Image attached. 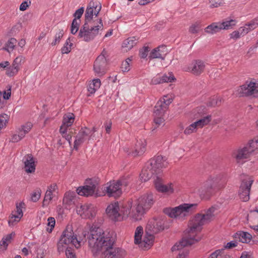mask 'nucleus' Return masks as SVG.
Returning a JSON list of instances; mask_svg holds the SVG:
<instances>
[{
  "mask_svg": "<svg viewBox=\"0 0 258 258\" xmlns=\"http://www.w3.org/2000/svg\"><path fill=\"white\" fill-rule=\"evenodd\" d=\"M153 204V196L152 194L141 197L133 207L132 202H129L127 205L120 206L118 202L111 203L106 208V212L108 217L114 221H120L126 218L128 215L135 221L142 219L143 215Z\"/></svg>",
  "mask_w": 258,
  "mask_h": 258,
  "instance_id": "obj_1",
  "label": "nucleus"
},
{
  "mask_svg": "<svg viewBox=\"0 0 258 258\" xmlns=\"http://www.w3.org/2000/svg\"><path fill=\"white\" fill-rule=\"evenodd\" d=\"M115 239L113 233H105L99 227L90 230L88 243L92 252L97 254L101 252L104 258H121L125 251L120 248L113 247Z\"/></svg>",
  "mask_w": 258,
  "mask_h": 258,
  "instance_id": "obj_2",
  "label": "nucleus"
},
{
  "mask_svg": "<svg viewBox=\"0 0 258 258\" xmlns=\"http://www.w3.org/2000/svg\"><path fill=\"white\" fill-rule=\"evenodd\" d=\"M215 208H209L205 214H197L191 220L187 229V234L179 242V244H175L172 247V250H178L183 247L191 245L201 239L198 235L204 225L211 221L214 217Z\"/></svg>",
  "mask_w": 258,
  "mask_h": 258,
  "instance_id": "obj_3",
  "label": "nucleus"
},
{
  "mask_svg": "<svg viewBox=\"0 0 258 258\" xmlns=\"http://www.w3.org/2000/svg\"><path fill=\"white\" fill-rule=\"evenodd\" d=\"M78 248L81 246V241L74 235L72 226L68 225L63 231L57 243V250L59 252L66 249L67 258H76L71 246Z\"/></svg>",
  "mask_w": 258,
  "mask_h": 258,
  "instance_id": "obj_4",
  "label": "nucleus"
},
{
  "mask_svg": "<svg viewBox=\"0 0 258 258\" xmlns=\"http://www.w3.org/2000/svg\"><path fill=\"white\" fill-rule=\"evenodd\" d=\"M92 23L85 22L81 27L78 34V37L86 42L93 40L100 32L103 29V25L101 19L94 24L90 26Z\"/></svg>",
  "mask_w": 258,
  "mask_h": 258,
  "instance_id": "obj_5",
  "label": "nucleus"
},
{
  "mask_svg": "<svg viewBox=\"0 0 258 258\" xmlns=\"http://www.w3.org/2000/svg\"><path fill=\"white\" fill-rule=\"evenodd\" d=\"M220 180L221 176L220 175L210 176L198 190L200 197L202 198L209 197L213 191L223 188V184L220 182Z\"/></svg>",
  "mask_w": 258,
  "mask_h": 258,
  "instance_id": "obj_6",
  "label": "nucleus"
},
{
  "mask_svg": "<svg viewBox=\"0 0 258 258\" xmlns=\"http://www.w3.org/2000/svg\"><path fill=\"white\" fill-rule=\"evenodd\" d=\"M197 206L196 204H182L175 208H166L164 212L171 218L182 220L189 216Z\"/></svg>",
  "mask_w": 258,
  "mask_h": 258,
  "instance_id": "obj_7",
  "label": "nucleus"
},
{
  "mask_svg": "<svg viewBox=\"0 0 258 258\" xmlns=\"http://www.w3.org/2000/svg\"><path fill=\"white\" fill-rule=\"evenodd\" d=\"M76 212L83 218L91 219L96 215V208L92 204L78 205L76 207Z\"/></svg>",
  "mask_w": 258,
  "mask_h": 258,
  "instance_id": "obj_8",
  "label": "nucleus"
},
{
  "mask_svg": "<svg viewBox=\"0 0 258 258\" xmlns=\"http://www.w3.org/2000/svg\"><path fill=\"white\" fill-rule=\"evenodd\" d=\"M241 96H258V82L255 81H247L240 87L239 90Z\"/></svg>",
  "mask_w": 258,
  "mask_h": 258,
  "instance_id": "obj_9",
  "label": "nucleus"
},
{
  "mask_svg": "<svg viewBox=\"0 0 258 258\" xmlns=\"http://www.w3.org/2000/svg\"><path fill=\"white\" fill-rule=\"evenodd\" d=\"M172 99L169 95L164 96L159 100L154 109V116H163L167 109L168 105L172 102Z\"/></svg>",
  "mask_w": 258,
  "mask_h": 258,
  "instance_id": "obj_10",
  "label": "nucleus"
},
{
  "mask_svg": "<svg viewBox=\"0 0 258 258\" xmlns=\"http://www.w3.org/2000/svg\"><path fill=\"white\" fill-rule=\"evenodd\" d=\"M253 182V179L251 177L246 176L243 179L239 189V196L242 201L249 200V192Z\"/></svg>",
  "mask_w": 258,
  "mask_h": 258,
  "instance_id": "obj_11",
  "label": "nucleus"
},
{
  "mask_svg": "<svg viewBox=\"0 0 258 258\" xmlns=\"http://www.w3.org/2000/svg\"><path fill=\"white\" fill-rule=\"evenodd\" d=\"M106 54V52L103 50L94 62V71L98 76H102L105 73V67L107 64Z\"/></svg>",
  "mask_w": 258,
  "mask_h": 258,
  "instance_id": "obj_12",
  "label": "nucleus"
},
{
  "mask_svg": "<svg viewBox=\"0 0 258 258\" xmlns=\"http://www.w3.org/2000/svg\"><path fill=\"white\" fill-rule=\"evenodd\" d=\"M101 9V5L100 4L91 2L88 5L85 13V22L92 23V20L94 16H98Z\"/></svg>",
  "mask_w": 258,
  "mask_h": 258,
  "instance_id": "obj_13",
  "label": "nucleus"
},
{
  "mask_svg": "<svg viewBox=\"0 0 258 258\" xmlns=\"http://www.w3.org/2000/svg\"><path fill=\"white\" fill-rule=\"evenodd\" d=\"M32 124L28 122L17 128L16 133L13 135L11 141L13 143H17L23 139L26 134L28 133L32 127Z\"/></svg>",
  "mask_w": 258,
  "mask_h": 258,
  "instance_id": "obj_14",
  "label": "nucleus"
},
{
  "mask_svg": "<svg viewBox=\"0 0 258 258\" xmlns=\"http://www.w3.org/2000/svg\"><path fill=\"white\" fill-rule=\"evenodd\" d=\"M211 120V115H207L202 117L187 126L184 131V133L185 135H190L191 133L196 132L198 128H202L204 126L208 124Z\"/></svg>",
  "mask_w": 258,
  "mask_h": 258,
  "instance_id": "obj_15",
  "label": "nucleus"
},
{
  "mask_svg": "<svg viewBox=\"0 0 258 258\" xmlns=\"http://www.w3.org/2000/svg\"><path fill=\"white\" fill-rule=\"evenodd\" d=\"M164 229V221L161 218H154L149 221L146 228L147 233L155 234Z\"/></svg>",
  "mask_w": 258,
  "mask_h": 258,
  "instance_id": "obj_16",
  "label": "nucleus"
},
{
  "mask_svg": "<svg viewBox=\"0 0 258 258\" xmlns=\"http://www.w3.org/2000/svg\"><path fill=\"white\" fill-rule=\"evenodd\" d=\"M168 162L166 161V158L160 155L150 159L148 162V168H152L155 169L157 174L159 173L162 168H166Z\"/></svg>",
  "mask_w": 258,
  "mask_h": 258,
  "instance_id": "obj_17",
  "label": "nucleus"
},
{
  "mask_svg": "<svg viewBox=\"0 0 258 258\" xmlns=\"http://www.w3.org/2000/svg\"><path fill=\"white\" fill-rule=\"evenodd\" d=\"M251 153L248 149V146H245L242 148L235 150L232 153V157L235 159L237 163L242 164L251 155Z\"/></svg>",
  "mask_w": 258,
  "mask_h": 258,
  "instance_id": "obj_18",
  "label": "nucleus"
},
{
  "mask_svg": "<svg viewBox=\"0 0 258 258\" xmlns=\"http://www.w3.org/2000/svg\"><path fill=\"white\" fill-rule=\"evenodd\" d=\"M96 182L90 179L87 180L86 185L77 188V193L80 196L87 197L92 196L96 191Z\"/></svg>",
  "mask_w": 258,
  "mask_h": 258,
  "instance_id": "obj_19",
  "label": "nucleus"
},
{
  "mask_svg": "<svg viewBox=\"0 0 258 258\" xmlns=\"http://www.w3.org/2000/svg\"><path fill=\"white\" fill-rule=\"evenodd\" d=\"M154 184L156 190L160 192L171 194L174 192V185L172 183L164 184L162 179L159 176H156Z\"/></svg>",
  "mask_w": 258,
  "mask_h": 258,
  "instance_id": "obj_20",
  "label": "nucleus"
},
{
  "mask_svg": "<svg viewBox=\"0 0 258 258\" xmlns=\"http://www.w3.org/2000/svg\"><path fill=\"white\" fill-rule=\"evenodd\" d=\"M104 190L106 191L109 197H113L114 198L119 197L121 193V188L119 185V182L116 181H110L104 187Z\"/></svg>",
  "mask_w": 258,
  "mask_h": 258,
  "instance_id": "obj_21",
  "label": "nucleus"
},
{
  "mask_svg": "<svg viewBox=\"0 0 258 258\" xmlns=\"http://www.w3.org/2000/svg\"><path fill=\"white\" fill-rule=\"evenodd\" d=\"M24 60V58L22 56L17 57L13 61L12 65L5 70L6 75L10 77L16 75L20 70V66Z\"/></svg>",
  "mask_w": 258,
  "mask_h": 258,
  "instance_id": "obj_22",
  "label": "nucleus"
},
{
  "mask_svg": "<svg viewBox=\"0 0 258 258\" xmlns=\"http://www.w3.org/2000/svg\"><path fill=\"white\" fill-rule=\"evenodd\" d=\"M146 142L144 139L140 140L137 142L135 147L133 149L129 151L127 148H125L124 151L128 153L129 155L133 156L142 155L146 151Z\"/></svg>",
  "mask_w": 258,
  "mask_h": 258,
  "instance_id": "obj_23",
  "label": "nucleus"
},
{
  "mask_svg": "<svg viewBox=\"0 0 258 258\" xmlns=\"http://www.w3.org/2000/svg\"><path fill=\"white\" fill-rule=\"evenodd\" d=\"M91 134V130L87 127L82 128L76 137L74 142V149L78 150V147L83 144Z\"/></svg>",
  "mask_w": 258,
  "mask_h": 258,
  "instance_id": "obj_24",
  "label": "nucleus"
},
{
  "mask_svg": "<svg viewBox=\"0 0 258 258\" xmlns=\"http://www.w3.org/2000/svg\"><path fill=\"white\" fill-rule=\"evenodd\" d=\"M205 68V63L201 60H196L192 62L190 66L185 69V71L190 72L195 75H200Z\"/></svg>",
  "mask_w": 258,
  "mask_h": 258,
  "instance_id": "obj_25",
  "label": "nucleus"
},
{
  "mask_svg": "<svg viewBox=\"0 0 258 258\" xmlns=\"http://www.w3.org/2000/svg\"><path fill=\"white\" fill-rule=\"evenodd\" d=\"M25 171L28 173H34L36 166L33 157L31 154H28L23 159Z\"/></svg>",
  "mask_w": 258,
  "mask_h": 258,
  "instance_id": "obj_26",
  "label": "nucleus"
},
{
  "mask_svg": "<svg viewBox=\"0 0 258 258\" xmlns=\"http://www.w3.org/2000/svg\"><path fill=\"white\" fill-rule=\"evenodd\" d=\"M148 167L147 162L140 175V179L142 182L148 181L154 174H157L156 170L155 169Z\"/></svg>",
  "mask_w": 258,
  "mask_h": 258,
  "instance_id": "obj_27",
  "label": "nucleus"
},
{
  "mask_svg": "<svg viewBox=\"0 0 258 258\" xmlns=\"http://www.w3.org/2000/svg\"><path fill=\"white\" fill-rule=\"evenodd\" d=\"M167 54V49L165 46H160L154 49L151 52L149 57L151 58H161L164 59Z\"/></svg>",
  "mask_w": 258,
  "mask_h": 258,
  "instance_id": "obj_28",
  "label": "nucleus"
},
{
  "mask_svg": "<svg viewBox=\"0 0 258 258\" xmlns=\"http://www.w3.org/2000/svg\"><path fill=\"white\" fill-rule=\"evenodd\" d=\"M101 86V81L99 79H93L88 86V96L94 94L96 91L100 88Z\"/></svg>",
  "mask_w": 258,
  "mask_h": 258,
  "instance_id": "obj_29",
  "label": "nucleus"
},
{
  "mask_svg": "<svg viewBox=\"0 0 258 258\" xmlns=\"http://www.w3.org/2000/svg\"><path fill=\"white\" fill-rule=\"evenodd\" d=\"M221 30L220 23H213L205 29V31L208 34H214L220 32Z\"/></svg>",
  "mask_w": 258,
  "mask_h": 258,
  "instance_id": "obj_30",
  "label": "nucleus"
},
{
  "mask_svg": "<svg viewBox=\"0 0 258 258\" xmlns=\"http://www.w3.org/2000/svg\"><path fill=\"white\" fill-rule=\"evenodd\" d=\"M236 238L242 243H248L251 239V235L248 232L239 231L236 233Z\"/></svg>",
  "mask_w": 258,
  "mask_h": 258,
  "instance_id": "obj_31",
  "label": "nucleus"
},
{
  "mask_svg": "<svg viewBox=\"0 0 258 258\" xmlns=\"http://www.w3.org/2000/svg\"><path fill=\"white\" fill-rule=\"evenodd\" d=\"M137 43V39L135 37H129L124 40L122 47L126 48V50L131 49Z\"/></svg>",
  "mask_w": 258,
  "mask_h": 258,
  "instance_id": "obj_32",
  "label": "nucleus"
},
{
  "mask_svg": "<svg viewBox=\"0 0 258 258\" xmlns=\"http://www.w3.org/2000/svg\"><path fill=\"white\" fill-rule=\"evenodd\" d=\"M14 234L13 233H11L3 237V242L1 244V251L7 249L8 245L11 243Z\"/></svg>",
  "mask_w": 258,
  "mask_h": 258,
  "instance_id": "obj_33",
  "label": "nucleus"
},
{
  "mask_svg": "<svg viewBox=\"0 0 258 258\" xmlns=\"http://www.w3.org/2000/svg\"><path fill=\"white\" fill-rule=\"evenodd\" d=\"M17 43V40L14 38H11L6 43L3 49L9 52L13 50Z\"/></svg>",
  "mask_w": 258,
  "mask_h": 258,
  "instance_id": "obj_34",
  "label": "nucleus"
},
{
  "mask_svg": "<svg viewBox=\"0 0 258 258\" xmlns=\"http://www.w3.org/2000/svg\"><path fill=\"white\" fill-rule=\"evenodd\" d=\"M75 120V115L73 113H68L63 116V124L67 127L72 125Z\"/></svg>",
  "mask_w": 258,
  "mask_h": 258,
  "instance_id": "obj_35",
  "label": "nucleus"
},
{
  "mask_svg": "<svg viewBox=\"0 0 258 258\" xmlns=\"http://www.w3.org/2000/svg\"><path fill=\"white\" fill-rule=\"evenodd\" d=\"M143 234V228L142 226H138L135 232V243L136 244L142 243V237Z\"/></svg>",
  "mask_w": 258,
  "mask_h": 258,
  "instance_id": "obj_36",
  "label": "nucleus"
},
{
  "mask_svg": "<svg viewBox=\"0 0 258 258\" xmlns=\"http://www.w3.org/2000/svg\"><path fill=\"white\" fill-rule=\"evenodd\" d=\"M246 146H248V149L251 154L256 150L258 149V137H256L249 141Z\"/></svg>",
  "mask_w": 258,
  "mask_h": 258,
  "instance_id": "obj_37",
  "label": "nucleus"
},
{
  "mask_svg": "<svg viewBox=\"0 0 258 258\" xmlns=\"http://www.w3.org/2000/svg\"><path fill=\"white\" fill-rule=\"evenodd\" d=\"M154 240V234L152 233H147L146 232V235L144 237L143 240H142V243L144 244L145 246L146 245L148 246L152 244Z\"/></svg>",
  "mask_w": 258,
  "mask_h": 258,
  "instance_id": "obj_38",
  "label": "nucleus"
},
{
  "mask_svg": "<svg viewBox=\"0 0 258 258\" xmlns=\"http://www.w3.org/2000/svg\"><path fill=\"white\" fill-rule=\"evenodd\" d=\"M25 208V205L23 202L16 204V210L12 213L16 214L18 216L22 218L23 215V209Z\"/></svg>",
  "mask_w": 258,
  "mask_h": 258,
  "instance_id": "obj_39",
  "label": "nucleus"
},
{
  "mask_svg": "<svg viewBox=\"0 0 258 258\" xmlns=\"http://www.w3.org/2000/svg\"><path fill=\"white\" fill-rule=\"evenodd\" d=\"M222 102V98L217 96L212 97L208 103V105L211 107L219 106Z\"/></svg>",
  "mask_w": 258,
  "mask_h": 258,
  "instance_id": "obj_40",
  "label": "nucleus"
},
{
  "mask_svg": "<svg viewBox=\"0 0 258 258\" xmlns=\"http://www.w3.org/2000/svg\"><path fill=\"white\" fill-rule=\"evenodd\" d=\"M64 32L63 30H59L57 32L54 36V40L51 43L52 46H55L57 44L59 43L61 39L63 37Z\"/></svg>",
  "mask_w": 258,
  "mask_h": 258,
  "instance_id": "obj_41",
  "label": "nucleus"
},
{
  "mask_svg": "<svg viewBox=\"0 0 258 258\" xmlns=\"http://www.w3.org/2000/svg\"><path fill=\"white\" fill-rule=\"evenodd\" d=\"M236 24V21L235 20H230L229 21H226L222 23H220V26L222 29H229L231 28L233 26Z\"/></svg>",
  "mask_w": 258,
  "mask_h": 258,
  "instance_id": "obj_42",
  "label": "nucleus"
},
{
  "mask_svg": "<svg viewBox=\"0 0 258 258\" xmlns=\"http://www.w3.org/2000/svg\"><path fill=\"white\" fill-rule=\"evenodd\" d=\"M81 21L80 20H77L76 18H74L73 20L71 25V33L73 34H75L79 30Z\"/></svg>",
  "mask_w": 258,
  "mask_h": 258,
  "instance_id": "obj_43",
  "label": "nucleus"
},
{
  "mask_svg": "<svg viewBox=\"0 0 258 258\" xmlns=\"http://www.w3.org/2000/svg\"><path fill=\"white\" fill-rule=\"evenodd\" d=\"M73 44L71 43L70 38H69L67 39L63 46L61 48V52L63 54H67L70 52L71 49V46Z\"/></svg>",
  "mask_w": 258,
  "mask_h": 258,
  "instance_id": "obj_44",
  "label": "nucleus"
},
{
  "mask_svg": "<svg viewBox=\"0 0 258 258\" xmlns=\"http://www.w3.org/2000/svg\"><path fill=\"white\" fill-rule=\"evenodd\" d=\"M10 118V115L5 113L1 114V130L2 128H5L7 126L8 124L9 123Z\"/></svg>",
  "mask_w": 258,
  "mask_h": 258,
  "instance_id": "obj_45",
  "label": "nucleus"
},
{
  "mask_svg": "<svg viewBox=\"0 0 258 258\" xmlns=\"http://www.w3.org/2000/svg\"><path fill=\"white\" fill-rule=\"evenodd\" d=\"M201 28V25L200 22H196L192 24L189 28V32L195 34L198 33Z\"/></svg>",
  "mask_w": 258,
  "mask_h": 258,
  "instance_id": "obj_46",
  "label": "nucleus"
},
{
  "mask_svg": "<svg viewBox=\"0 0 258 258\" xmlns=\"http://www.w3.org/2000/svg\"><path fill=\"white\" fill-rule=\"evenodd\" d=\"M21 219V218L16 215V214L12 213L9 220V226H14L16 223L20 221Z\"/></svg>",
  "mask_w": 258,
  "mask_h": 258,
  "instance_id": "obj_47",
  "label": "nucleus"
},
{
  "mask_svg": "<svg viewBox=\"0 0 258 258\" xmlns=\"http://www.w3.org/2000/svg\"><path fill=\"white\" fill-rule=\"evenodd\" d=\"M11 86L8 85L5 90L2 92L1 95H3V98L5 100H8L11 96Z\"/></svg>",
  "mask_w": 258,
  "mask_h": 258,
  "instance_id": "obj_48",
  "label": "nucleus"
},
{
  "mask_svg": "<svg viewBox=\"0 0 258 258\" xmlns=\"http://www.w3.org/2000/svg\"><path fill=\"white\" fill-rule=\"evenodd\" d=\"M245 25L249 31L257 28L258 27V17Z\"/></svg>",
  "mask_w": 258,
  "mask_h": 258,
  "instance_id": "obj_49",
  "label": "nucleus"
},
{
  "mask_svg": "<svg viewBox=\"0 0 258 258\" xmlns=\"http://www.w3.org/2000/svg\"><path fill=\"white\" fill-rule=\"evenodd\" d=\"M41 189H37L31 195V200L33 202H36L39 200L41 196Z\"/></svg>",
  "mask_w": 258,
  "mask_h": 258,
  "instance_id": "obj_50",
  "label": "nucleus"
},
{
  "mask_svg": "<svg viewBox=\"0 0 258 258\" xmlns=\"http://www.w3.org/2000/svg\"><path fill=\"white\" fill-rule=\"evenodd\" d=\"M163 83L172 82L175 80V78L172 73H168L167 74H164L161 77Z\"/></svg>",
  "mask_w": 258,
  "mask_h": 258,
  "instance_id": "obj_51",
  "label": "nucleus"
},
{
  "mask_svg": "<svg viewBox=\"0 0 258 258\" xmlns=\"http://www.w3.org/2000/svg\"><path fill=\"white\" fill-rule=\"evenodd\" d=\"M132 61L130 58H127L123 61L121 64V69L123 72H127L130 70V62Z\"/></svg>",
  "mask_w": 258,
  "mask_h": 258,
  "instance_id": "obj_52",
  "label": "nucleus"
},
{
  "mask_svg": "<svg viewBox=\"0 0 258 258\" xmlns=\"http://www.w3.org/2000/svg\"><path fill=\"white\" fill-rule=\"evenodd\" d=\"M74 194L72 192H67L65 194L63 202L71 205L74 200Z\"/></svg>",
  "mask_w": 258,
  "mask_h": 258,
  "instance_id": "obj_53",
  "label": "nucleus"
},
{
  "mask_svg": "<svg viewBox=\"0 0 258 258\" xmlns=\"http://www.w3.org/2000/svg\"><path fill=\"white\" fill-rule=\"evenodd\" d=\"M206 108L204 106H201L197 107L194 111L195 114V118H198L199 117H202V115L204 113L205 109Z\"/></svg>",
  "mask_w": 258,
  "mask_h": 258,
  "instance_id": "obj_54",
  "label": "nucleus"
},
{
  "mask_svg": "<svg viewBox=\"0 0 258 258\" xmlns=\"http://www.w3.org/2000/svg\"><path fill=\"white\" fill-rule=\"evenodd\" d=\"M130 177L126 176L121 178L120 180L117 181L119 182V185L121 187V186H126L129 184L130 182Z\"/></svg>",
  "mask_w": 258,
  "mask_h": 258,
  "instance_id": "obj_55",
  "label": "nucleus"
},
{
  "mask_svg": "<svg viewBox=\"0 0 258 258\" xmlns=\"http://www.w3.org/2000/svg\"><path fill=\"white\" fill-rule=\"evenodd\" d=\"M52 198L53 194L49 190H46L43 200L44 204H48L49 202L52 199Z\"/></svg>",
  "mask_w": 258,
  "mask_h": 258,
  "instance_id": "obj_56",
  "label": "nucleus"
},
{
  "mask_svg": "<svg viewBox=\"0 0 258 258\" xmlns=\"http://www.w3.org/2000/svg\"><path fill=\"white\" fill-rule=\"evenodd\" d=\"M31 1L29 0H25L21 3L19 9L21 11H24L30 6Z\"/></svg>",
  "mask_w": 258,
  "mask_h": 258,
  "instance_id": "obj_57",
  "label": "nucleus"
},
{
  "mask_svg": "<svg viewBox=\"0 0 258 258\" xmlns=\"http://www.w3.org/2000/svg\"><path fill=\"white\" fill-rule=\"evenodd\" d=\"M84 12V9L83 7H81L80 9H78L76 11L73 16L75 18H76L77 20H80L81 18L83 13Z\"/></svg>",
  "mask_w": 258,
  "mask_h": 258,
  "instance_id": "obj_58",
  "label": "nucleus"
},
{
  "mask_svg": "<svg viewBox=\"0 0 258 258\" xmlns=\"http://www.w3.org/2000/svg\"><path fill=\"white\" fill-rule=\"evenodd\" d=\"M55 224V220L53 217H49L47 219V225L50 227L49 232H51Z\"/></svg>",
  "mask_w": 258,
  "mask_h": 258,
  "instance_id": "obj_59",
  "label": "nucleus"
},
{
  "mask_svg": "<svg viewBox=\"0 0 258 258\" xmlns=\"http://www.w3.org/2000/svg\"><path fill=\"white\" fill-rule=\"evenodd\" d=\"M149 48L148 47H144L140 51V55L141 58H146L149 52Z\"/></svg>",
  "mask_w": 258,
  "mask_h": 258,
  "instance_id": "obj_60",
  "label": "nucleus"
},
{
  "mask_svg": "<svg viewBox=\"0 0 258 258\" xmlns=\"http://www.w3.org/2000/svg\"><path fill=\"white\" fill-rule=\"evenodd\" d=\"M151 83L153 85H157L163 83V82L161 79V77L160 76H157L151 80Z\"/></svg>",
  "mask_w": 258,
  "mask_h": 258,
  "instance_id": "obj_61",
  "label": "nucleus"
},
{
  "mask_svg": "<svg viewBox=\"0 0 258 258\" xmlns=\"http://www.w3.org/2000/svg\"><path fill=\"white\" fill-rule=\"evenodd\" d=\"M164 121L162 116H154V122L158 126L163 123Z\"/></svg>",
  "mask_w": 258,
  "mask_h": 258,
  "instance_id": "obj_62",
  "label": "nucleus"
},
{
  "mask_svg": "<svg viewBox=\"0 0 258 258\" xmlns=\"http://www.w3.org/2000/svg\"><path fill=\"white\" fill-rule=\"evenodd\" d=\"M211 7L212 8H217L222 4V0H210Z\"/></svg>",
  "mask_w": 258,
  "mask_h": 258,
  "instance_id": "obj_63",
  "label": "nucleus"
},
{
  "mask_svg": "<svg viewBox=\"0 0 258 258\" xmlns=\"http://www.w3.org/2000/svg\"><path fill=\"white\" fill-rule=\"evenodd\" d=\"M231 38L236 39L239 38H240L241 36V33L238 30V31H235L233 32L231 34Z\"/></svg>",
  "mask_w": 258,
  "mask_h": 258,
  "instance_id": "obj_64",
  "label": "nucleus"
}]
</instances>
